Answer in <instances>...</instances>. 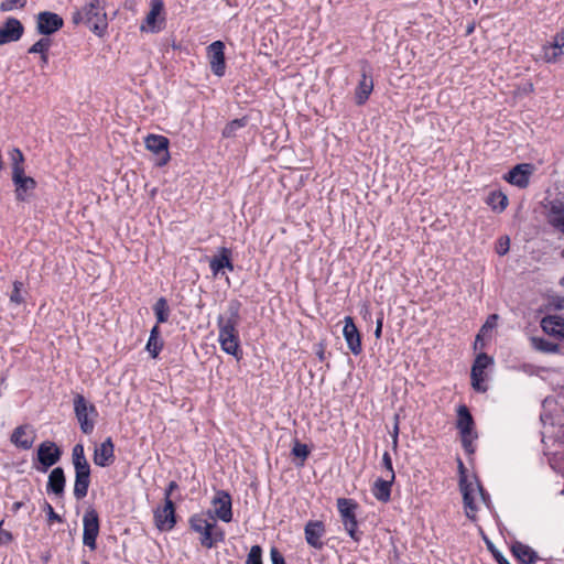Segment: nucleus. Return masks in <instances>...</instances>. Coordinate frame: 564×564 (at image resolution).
Returning a JSON list of instances; mask_svg holds the SVG:
<instances>
[{
    "label": "nucleus",
    "instance_id": "64",
    "mask_svg": "<svg viewBox=\"0 0 564 564\" xmlns=\"http://www.w3.org/2000/svg\"><path fill=\"white\" fill-rule=\"evenodd\" d=\"M563 257H564V249H563Z\"/></svg>",
    "mask_w": 564,
    "mask_h": 564
},
{
    "label": "nucleus",
    "instance_id": "37",
    "mask_svg": "<svg viewBox=\"0 0 564 564\" xmlns=\"http://www.w3.org/2000/svg\"><path fill=\"white\" fill-rule=\"evenodd\" d=\"M153 311L159 324L167 322L170 315V307L167 305V301L164 297H160L155 302Z\"/></svg>",
    "mask_w": 564,
    "mask_h": 564
},
{
    "label": "nucleus",
    "instance_id": "17",
    "mask_svg": "<svg viewBox=\"0 0 564 564\" xmlns=\"http://www.w3.org/2000/svg\"><path fill=\"white\" fill-rule=\"evenodd\" d=\"M36 438L33 426L29 424L15 427L11 434L10 441L13 445L22 449H30Z\"/></svg>",
    "mask_w": 564,
    "mask_h": 564
},
{
    "label": "nucleus",
    "instance_id": "40",
    "mask_svg": "<svg viewBox=\"0 0 564 564\" xmlns=\"http://www.w3.org/2000/svg\"><path fill=\"white\" fill-rule=\"evenodd\" d=\"M145 348L152 358H156L163 348V341L160 338H149Z\"/></svg>",
    "mask_w": 564,
    "mask_h": 564
},
{
    "label": "nucleus",
    "instance_id": "1",
    "mask_svg": "<svg viewBox=\"0 0 564 564\" xmlns=\"http://www.w3.org/2000/svg\"><path fill=\"white\" fill-rule=\"evenodd\" d=\"M240 307L241 303L238 300H232L228 304L227 315H219L217 318L220 348L237 360L242 358L239 332L237 329L240 321Z\"/></svg>",
    "mask_w": 564,
    "mask_h": 564
},
{
    "label": "nucleus",
    "instance_id": "57",
    "mask_svg": "<svg viewBox=\"0 0 564 564\" xmlns=\"http://www.w3.org/2000/svg\"><path fill=\"white\" fill-rule=\"evenodd\" d=\"M23 506H24V503L22 501L14 502L12 505V512L17 513Z\"/></svg>",
    "mask_w": 564,
    "mask_h": 564
},
{
    "label": "nucleus",
    "instance_id": "41",
    "mask_svg": "<svg viewBox=\"0 0 564 564\" xmlns=\"http://www.w3.org/2000/svg\"><path fill=\"white\" fill-rule=\"evenodd\" d=\"M246 564H262V549L260 545L251 546Z\"/></svg>",
    "mask_w": 564,
    "mask_h": 564
},
{
    "label": "nucleus",
    "instance_id": "4",
    "mask_svg": "<svg viewBox=\"0 0 564 564\" xmlns=\"http://www.w3.org/2000/svg\"><path fill=\"white\" fill-rule=\"evenodd\" d=\"M358 505L352 499L338 498L337 509L346 532L355 541L359 542L361 532L358 531V522L356 519V510Z\"/></svg>",
    "mask_w": 564,
    "mask_h": 564
},
{
    "label": "nucleus",
    "instance_id": "21",
    "mask_svg": "<svg viewBox=\"0 0 564 564\" xmlns=\"http://www.w3.org/2000/svg\"><path fill=\"white\" fill-rule=\"evenodd\" d=\"M23 32L24 28L18 19L8 18L4 24L0 28V45L19 41L23 35Z\"/></svg>",
    "mask_w": 564,
    "mask_h": 564
},
{
    "label": "nucleus",
    "instance_id": "59",
    "mask_svg": "<svg viewBox=\"0 0 564 564\" xmlns=\"http://www.w3.org/2000/svg\"><path fill=\"white\" fill-rule=\"evenodd\" d=\"M11 540H12V534H11L10 532H8V531H4V532L2 533V541H3V542H9V541H11Z\"/></svg>",
    "mask_w": 564,
    "mask_h": 564
},
{
    "label": "nucleus",
    "instance_id": "15",
    "mask_svg": "<svg viewBox=\"0 0 564 564\" xmlns=\"http://www.w3.org/2000/svg\"><path fill=\"white\" fill-rule=\"evenodd\" d=\"M64 25L63 19L48 11L40 12L36 17V29L40 34L51 35Z\"/></svg>",
    "mask_w": 564,
    "mask_h": 564
},
{
    "label": "nucleus",
    "instance_id": "19",
    "mask_svg": "<svg viewBox=\"0 0 564 564\" xmlns=\"http://www.w3.org/2000/svg\"><path fill=\"white\" fill-rule=\"evenodd\" d=\"M145 148L155 153V154H163V158L161 159L159 165H164L170 160V153H169V144L170 141L166 137L160 135V134H149L145 140Z\"/></svg>",
    "mask_w": 564,
    "mask_h": 564
},
{
    "label": "nucleus",
    "instance_id": "10",
    "mask_svg": "<svg viewBox=\"0 0 564 564\" xmlns=\"http://www.w3.org/2000/svg\"><path fill=\"white\" fill-rule=\"evenodd\" d=\"M533 171L534 167L530 163L517 164L503 175V180L519 188H527L530 184V177Z\"/></svg>",
    "mask_w": 564,
    "mask_h": 564
},
{
    "label": "nucleus",
    "instance_id": "58",
    "mask_svg": "<svg viewBox=\"0 0 564 564\" xmlns=\"http://www.w3.org/2000/svg\"><path fill=\"white\" fill-rule=\"evenodd\" d=\"M497 319V315H491L488 321L486 322V324L484 325L482 328H486V327H492V322L491 321H496Z\"/></svg>",
    "mask_w": 564,
    "mask_h": 564
},
{
    "label": "nucleus",
    "instance_id": "22",
    "mask_svg": "<svg viewBox=\"0 0 564 564\" xmlns=\"http://www.w3.org/2000/svg\"><path fill=\"white\" fill-rule=\"evenodd\" d=\"M209 268L214 276L223 273L224 269L234 271V263L231 260V250L227 247H221L218 250V254L214 256L209 261Z\"/></svg>",
    "mask_w": 564,
    "mask_h": 564
},
{
    "label": "nucleus",
    "instance_id": "31",
    "mask_svg": "<svg viewBox=\"0 0 564 564\" xmlns=\"http://www.w3.org/2000/svg\"><path fill=\"white\" fill-rule=\"evenodd\" d=\"M564 56V50H560L554 46L552 43H545L541 47L540 58L550 64L557 63Z\"/></svg>",
    "mask_w": 564,
    "mask_h": 564
},
{
    "label": "nucleus",
    "instance_id": "35",
    "mask_svg": "<svg viewBox=\"0 0 564 564\" xmlns=\"http://www.w3.org/2000/svg\"><path fill=\"white\" fill-rule=\"evenodd\" d=\"M532 347L541 352L552 354L558 350V345L542 337H531Z\"/></svg>",
    "mask_w": 564,
    "mask_h": 564
},
{
    "label": "nucleus",
    "instance_id": "51",
    "mask_svg": "<svg viewBox=\"0 0 564 564\" xmlns=\"http://www.w3.org/2000/svg\"><path fill=\"white\" fill-rule=\"evenodd\" d=\"M178 486L176 484V481H171L167 486V488L165 489V499H164V502L167 501V499H171V495L172 492L177 489Z\"/></svg>",
    "mask_w": 564,
    "mask_h": 564
},
{
    "label": "nucleus",
    "instance_id": "48",
    "mask_svg": "<svg viewBox=\"0 0 564 564\" xmlns=\"http://www.w3.org/2000/svg\"><path fill=\"white\" fill-rule=\"evenodd\" d=\"M292 453H293L294 456L301 457L303 459H305L308 456L307 446L304 445V444H296L293 447Z\"/></svg>",
    "mask_w": 564,
    "mask_h": 564
},
{
    "label": "nucleus",
    "instance_id": "62",
    "mask_svg": "<svg viewBox=\"0 0 564 564\" xmlns=\"http://www.w3.org/2000/svg\"><path fill=\"white\" fill-rule=\"evenodd\" d=\"M458 467H459V471H460V478L463 476H466L465 475V466H464V464H463V462L460 459H458Z\"/></svg>",
    "mask_w": 564,
    "mask_h": 564
},
{
    "label": "nucleus",
    "instance_id": "20",
    "mask_svg": "<svg viewBox=\"0 0 564 564\" xmlns=\"http://www.w3.org/2000/svg\"><path fill=\"white\" fill-rule=\"evenodd\" d=\"M344 322L343 335L347 346L354 355H359L362 350L359 330L356 327L352 317L346 316Z\"/></svg>",
    "mask_w": 564,
    "mask_h": 564
},
{
    "label": "nucleus",
    "instance_id": "25",
    "mask_svg": "<svg viewBox=\"0 0 564 564\" xmlns=\"http://www.w3.org/2000/svg\"><path fill=\"white\" fill-rule=\"evenodd\" d=\"M541 327L544 333L558 339H564V318L557 315H549L542 318Z\"/></svg>",
    "mask_w": 564,
    "mask_h": 564
},
{
    "label": "nucleus",
    "instance_id": "14",
    "mask_svg": "<svg viewBox=\"0 0 564 564\" xmlns=\"http://www.w3.org/2000/svg\"><path fill=\"white\" fill-rule=\"evenodd\" d=\"M215 517L224 522L232 520L231 496L225 490H218L212 500Z\"/></svg>",
    "mask_w": 564,
    "mask_h": 564
},
{
    "label": "nucleus",
    "instance_id": "13",
    "mask_svg": "<svg viewBox=\"0 0 564 564\" xmlns=\"http://www.w3.org/2000/svg\"><path fill=\"white\" fill-rule=\"evenodd\" d=\"M154 522L159 530L170 531L176 523L175 507L172 499H167L163 507L154 510Z\"/></svg>",
    "mask_w": 564,
    "mask_h": 564
},
{
    "label": "nucleus",
    "instance_id": "24",
    "mask_svg": "<svg viewBox=\"0 0 564 564\" xmlns=\"http://www.w3.org/2000/svg\"><path fill=\"white\" fill-rule=\"evenodd\" d=\"M163 2L161 0H151L150 11L148 12L144 23L141 25V31L158 32L161 26L158 25V19L163 12Z\"/></svg>",
    "mask_w": 564,
    "mask_h": 564
},
{
    "label": "nucleus",
    "instance_id": "3",
    "mask_svg": "<svg viewBox=\"0 0 564 564\" xmlns=\"http://www.w3.org/2000/svg\"><path fill=\"white\" fill-rule=\"evenodd\" d=\"M74 412L79 423L80 430L84 434L89 435L95 429V421L98 416V411L93 403H89L83 394H75Z\"/></svg>",
    "mask_w": 564,
    "mask_h": 564
},
{
    "label": "nucleus",
    "instance_id": "60",
    "mask_svg": "<svg viewBox=\"0 0 564 564\" xmlns=\"http://www.w3.org/2000/svg\"><path fill=\"white\" fill-rule=\"evenodd\" d=\"M41 62H42V66H45L48 64V53L41 54Z\"/></svg>",
    "mask_w": 564,
    "mask_h": 564
},
{
    "label": "nucleus",
    "instance_id": "2",
    "mask_svg": "<svg viewBox=\"0 0 564 564\" xmlns=\"http://www.w3.org/2000/svg\"><path fill=\"white\" fill-rule=\"evenodd\" d=\"M188 523L191 530L199 534V543L206 549L215 547L225 539V532L217 525L212 511L191 516Z\"/></svg>",
    "mask_w": 564,
    "mask_h": 564
},
{
    "label": "nucleus",
    "instance_id": "29",
    "mask_svg": "<svg viewBox=\"0 0 564 564\" xmlns=\"http://www.w3.org/2000/svg\"><path fill=\"white\" fill-rule=\"evenodd\" d=\"M512 553L523 564H533L538 560L536 553L530 546L520 542L512 545Z\"/></svg>",
    "mask_w": 564,
    "mask_h": 564
},
{
    "label": "nucleus",
    "instance_id": "5",
    "mask_svg": "<svg viewBox=\"0 0 564 564\" xmlns=\"http://www.w3.org/2000/svg\"><path fill=\"white\" fill-rule=\"evenodd\" d=\"M459 488L463 494V501L465 507V513L469 519H475L477 512L476 506V497L480 495L481 499L485 501L486 496L482 487L478 484L477 480L471 481L468 480L466 476L459 478Z\"/></svg>",
    "mask_w": 564,
    "mask_h": 564
},
{
    "label": "nucleus",
    "instance_id": "30",
    "mask_svg": "<svg viewBox=\"0 0 564 564\" xmlns=\"http://www.w3.org/2000/svg\"><path fill=\"white\" fill-rule=\"evenodd\" d=\"M486 204L496 213H502L509 204L508 197L501 191H492L486 198Z\"/></svg>",
    "mask_w": 564,
    "mask_h": 564
},
{
    "label": "nucleus",
    "instance_id": "61",
    "mask_svg": "<svg viewBox=\"0 0 564 564\" xmlns=\"http://www.w3.org/2000/svg\"><path fill=\"white\" fill-rule=\"evenodd\" d=\"M317 357L321 361H323L325 359V351H324V348L321 347L318 350H317Z\"/></svg>",
    "mask_w": 564,
    "mask_h": 564
},
{
    "label": "nucleus",
    "instance_id": "39",
    "mask_svg": "<svg viewBox=\"0 0 564 564\" xmlns=\"http://www.w3.org/2000/svg\"><path fill=\"white\" fill-rule=\"evenodd\" d=\"M51 40L48 37H41L39 41H36L30 48V54H43L48 53V50L51 47Z\"/></svg>",
    "mask_w": 564,
    "mask_h": 564
},
{
    "label": "nucleus",
    "instance_id": "11",
    "mask_svg": "<svg viewBox=\"0 0 564 564\" xmlns=\"http://www.w3.org/2000/svg\"><path fill=\"white\" fill-rule=\"evenodd\" d=\"M207 56L214 75L223 77L226 72L225 44L221 41L213 42L207 47Z\"/></svg>",
    "mask_w": 564,
    "mask_h": 564
},
{
    "label": "nucleus",
    "instance_id": "36",
    "mask_svg": "<svg viewBox=\"0 0 564 564\" xmlns=\"http://www.w3.org/2000/svg\"><path fill=\"white\" fill-rule=\"evenodd\" d=\"M248 117L238 118L235 120H231L228 122L224 130H223V137L224 138H234L236 137V132L242 128H245L248 124Z\"/></svg>",
    "mask_w": 564,
    "mask_h": 564
},
{
    "label": "nucleus",
    "instance_id": "32",
    "mask_svg": "<svg viewBox=\"0 0 564 564\" xmlns=\"http://www.w3.org/2000/svg\"><path fill=\"white\" fill-rule=\"evenodd\" d=\"M549 223L554 228L564 234V205L561 203L552 204L549 212Z\"/></svg>",
    "mask_w": 564,
    "mask_h": 564
},
{
    "label": "nucleus",
    "instance_id": "18",
    "mask_svg": "<svg viewBox=\"0 0 564 564\" xmlns=\"http://www.w3.org/2000/svg\"><path fill=\"white\" fill-rule=\"evenodd\" d=\"M325 525L322 521H308L304 528L305 540L307 544L316 550L324 547L323 536L325 534Z\"/></svg>",
    "mask_w": 564,
    "mask_h": 564
},
{
    "label": "nucleus",
    "instance_id": "16",
    "mask_svg": "<svg viewBox=\"0 0 564 564\" xmlns=\"http://www.w3.org/2000/svg\"><path fill=\"white\" fill-rule=\"evenodd\" d=\"M12 181L15 186V196L18 200H25L26 193L36 187V182L33 177L24 174V169H14L12 172Z\"/></svg>",
    "mask_w": 564,
    "mask_h": 564
},
{
    "label": "nucleus",
    "instance_id": "63",
    "mask_svg": "<svg viewBox=\"0 0 564 564\" xmlns=\"http://www.w3.org/2000/svg\"><path fill=\"white\" fill-rule=\"evenodd\" d=\"M82 564H89V563H88L87 561H83V563H82Z\"/></svg>",
    "mask_w": 564,
    "mask_h": 564
},
{
    "label": "nucleus",
    "instance_id": "55",
    "mask_svg": "<svg viewBox=\"0 0 564 564\" xmlns=\"http://www.w3.org/2000/svg\"><path fill=\"white\" fill-rule=\"evenodd\" d=\"M494 555H495V558L498 562V564H510L508 562V560L503 555H501L500 553H494Z\"/></svg>",
    "mask_w": 564,
    "mask_h": 564
},
{
    "label": "nucleus",
    "instance_id": "28",
    "mask_svg": "<svg viewBox=\"0 0 564 564\" xmlns=\"http://www.w3.org/2000/svg\"><path fill=\"white\" fill-rule=\"evenodd\" d=\"M394 479L388 478L384 476L383 478H378L372 486V495L375 498L381 502H388L391 497V487Z\"/></svg>",
    "mask_w": 564,
    "mask_h": 564
},
{
    "label": "nucleus",
    "instance_id": "33",
    "mask_svg": "<svg viewBox=\"0 0 564 564\" xmlns=\"http://www.w3.org/2000/svg\"><path fill=\"white\" fill-rule=\"evenodd\" d=\"M474 419L466 405H460L457 410V429L459 432L473 430Z\"/></svg>",
    "mask_w": 564,
    "mask_h": 564
},
{
    "label": "nucleus",
    "instance_id": "44",
    "mask_svg": "<svg viewBox=\"0 0 564 564\" xmlns=\"http://www.w3.org/2000/svg\"><path fill=\"white\" fill-rule=\"evenodd\" d=\"M10 159L12 161V172L14 169H24L23 162H24V155L22 151L18 148L12 149L10 152Z\"/></svg>",
    "mask_w": 564,
    "mask_h": 564
},
{
    "label": "nucleus",
    "instance_id": "12",
    "mask_svg": "<svg viewBox=\"0 0 564 564\" xmlns=\"http://www.w3.org/2000/svg\"><path fill=\"white\" fill-rule=\"evenodd\" d=\"M373 90V78L371 74V68L368 63H364L361 66V78L355 89V99L356 104L361 106L365 105L369 99Z\"/></svg>",
    "mask_w": 564,
    "mask_h": 564
},
{
    "label": "nucleus",
    "instance_id": "23",
    "mask_svg": "<svg viewBox=\"0 0 564 564\" xmlns=\"http://www.w3.org/2000/svg\"><path fill=\"white\" fill-rule=\"evenodd\" d=\"M115 462V445L110 437L104 441L94 452V463L99 467L110 466Z\"/></svg>",
    "mask_w": 564,
    "mask_h": 564
},
{
    "label": "nucleus",
    "instance_id": "38",
    "mask_svg": "<svg viewBox=\"0 0 564 564\" xmlns=\"http://www.w3.org/2000/svg\"><path fill=\"white\" fill-rule=\"evenodd\" d=\"M23 291V282L21 281H14L13 282V290L10 294V302L15 305H21L25 302V299L22 294Z\"/></svg>",
    "mask_w": 564,
    "mask_h": 564
},
{
    "label": "nucleus",
    "instance_id": "42",
    "mask_svg": "<svg viewBox=\"0 0 564 564\" xmlns=\"http://www.w3.org/2000/svg\"><path fill=\"white\" fill-rule=\"evenodd\" d=\"M462 436V444L465 451L469 454L474 453L473 441L477 437L473 430L467 432H459Z\"/></svg>",
    "mask_w": 564,
    "mask_h": 564
},
{
    "label": "nucleus",
    "instance_id": "52",
    "mask_svg": "<svg viewBox=\"0 0 564 564\" xmlns=\"http://www.w3.org/2000/svg\"><path fill=\"white\" fill-rule=\"evenodd\" d=\"M382 325H383V317L381 316V317H379L377 319V323H376V330H375L376 338H380L381 337Z\"/></svg>",
    "mask_w": 564,
    "mask_h": 564
},
{
    "label": "nucleus",
    "instance_id": "54",
    "mask_svg": "<svg viewBox=\"0 0 564 564\" xmlns=\"http://www.w3.org/2000/svg\"><path fill=\"white\" fill-rule=\"evenodd\" d=\"M509 249V239L506 238V242L505 245L502 242H500V249L498 250V253L499 254H505Z\"/></svg>",
    "mask_w": 564,
    "mask_h": 564
},
{
    "label": "nucleus",
    "instance_id": "47",
    "mask_svg": "<svg viewBox=\"0 0 564 564\" xmlns=\"http://www.w3.org/2000/svg\"><path fill=\"white\" fill-rule=\"evenodd\" d=\"M270 557L272 564H285L284 556L276 547H271Z\"/></svg>",
    "mask_w": 564,
    "mask_h": 564
},
{
    "label": "nucleus",
    "instance_id": "27",
    "mask_svg": "<svg viewBox=\"0 0 564 564\" xmlns=\"http://www.w3.org/2000/svg\"><path fill=\"white\" fill-rule=\"evenodd\" d=\"M66 477L62 467H55L48 475L46 490L48 494H54L57 497L64 495Z\"/></svg>",
    "mask_w": 564,
    "mask_h": 564
},
{
    "label": "nucleus",
    "instance_id": "6",
    "mask_svg": "<svg viewBox=\"0 0 564 564\" xmlns=\"http://www.w3.org/2000/svg\"><path fill=\"white\" fill-rule=\"evenodd\" d=\"M83 11L85 23L89 25L93 32L101 35L107 29V15L100 0H90L83 7Z\"/></svg>",
    "mask_w": 564,
    "mask_h": 564
},
{
    "label": "nucleus",
    "instance_id": "50",
    "mask_svg": "<svg viewBox=\"0 0 564 564\" xmlns=\"http://www.w3.org/2000/svg\"><path fill=\"white\" fill-rule=\"evenodd\" d=\"M72 21L74 24L85 23V15L83 9L77 10L73 13Z\"/></svg>",
    "mask_w": 564,
    "mask_h": 564
},
{
    "label": "nucleus",
    "instance_id": "49",
    "mask_svg": "<svg viewBox=\"0 0 564 564\" xmlns=\"http://www.w3.org/2000/svg\"><path fill=\"white\" fill-rule=\"evenodd\" d=\"M551 43L560 50L564 48V28L553 36Z\"/></svg>",
    "mask_w": 564,
    "mask_h": 564
},
{
    "label": "nucleus",
    "instance_id": "56",
    "mask_svg": "<svg viewBox=\"0 0 564 564\" xmlns=\"http://www.w3.org/2000/svg\"><path fill=\"white\" fill-rule=\"evenodd\" d=\"M149 338H160V329H159V326L155 325L152 329H151V333H150V337Z\"/></svg>",
    "mask_w": 564,
    "mask_h": 564
},
{
    "label": "nucleus",
    "instance_id": "7",
    "mask_svg": "<svg viewBox=\"0 0 564 564\" xmlns=\"http://www.w3.org/2000/svg\"><path fill=\"white\" fill-rule=\"evenodd\" d=\"M62 449L52 441L42 442L36 452V458L41 466H37L39 471L45 473L47 469L61 460Z\"/></svg>",
    "mask_w": 564,
    "mask_h": 564
},
{
    "label": "nucleus",
    "instance_id": "45",
    "mask_svg": "<svg viewBox=\"0 0 564 564\" xmlns=\"http://www.w3.org/2000/svg\"><path fill=\"white\" fill-rule=\"evenodd\" d=\"M382 465H383V475L388 478L395 479V474L392 466V458L388 452H384L382 455Z\"/></svg>",
    "mask_w": 564,
    "mask_h": 564
},
{
    "label": "nucleus",
    "instance_id": "9",
    "mask_svg": "<svg viewBox=\"0 0 564 564\" xmlns=\"http://www.w3.org/2000/svg\"><path fill=\"white\" fill-rule=\"evenodd\" d=\"M492 364V358L487 354H479L471 367L470 378L471 386L478 392H485L487 386L485 384L486 369Z\"/></svg>",
    "mask_w": 564,
    "mask_h": 564
},
{
    "label": "nucleus",
    "instance_id": "53",
    "mask_svg": "<svg viewBox=\"0 0 564 564\" xmlns=\"http://www.w3.org/2000/svg\"><path fill=\"white\" fill-rule=\"evenodd\" d=\"M398 434H399V425L397 422L394 425V431H393V435H392V444H393L394 448L398 446Z\"/></svg>",
    "mask_w": 564,
    "mask_h": 564
},
{
    "label": "nucleus",
    "instance_id": "43",
    "mask_svg": "<svg viewBox=\"0 0 564 564\" xmlns=\"http://www.w3.org/2000/svg\"><path fill=\"white\" fill-rule=\"evenodd\" d=\"M26 4V0H3L1 3H0V11L2 12H8V11H12L17 8H24Z\"/></svg>",
    "mask_w": 564,
    "mask_h": 564
},
{
    "label": "nucleus",
    "instance_id": "46",
    "mask_svg": "<svg viewBox=\"0 0 564 564\" xmlns=\"http://www.w3.org/2000/svg\"><path fill=\"white\" fill-rule=\"evenodd\" d=\"M44 511L46 512L47 514V519H48V522H62V517L56 513L53 509V507L51 506V503H48L47 501H45L44 503Z\"/></svg>",
    "mask_w": 564,
    "mask_h": 564
},
{
    "label": "nucleus",
    "instance_id": "34",
    "mask_svg": "<svg viewBox=\"0 0 564 564\" xmlns=\"http://www.w3.org/2000/svg\"><path fill=\"white\" fill-rule=\"evenodd\" d=\"M72 463L74 469L90 468L89 463L85 456V449L83 444H76L72 451Z\"/></svg>",
    "mask_w": 564,
    "mask_h": 564
},
{
    "label": "nucleus",
    "instance_id": "26",
    "mask_svg": "<svg viewBox=\"0 0 564 564\" xmlns=\"http://www.w3.org/2000/svg\"><path fill=\"white\" fill-rule=\"evenodd\" d=\"M90 485V468L76 469L73 494L77 500L84 499Z\"/></svg>",
    "mask_w": 564,
    "mask_h": 564
},
{
    "label": "nucleus",
    "instance_id": "8",
    "mask_svg": "<svg viewBox=\"0 0 564 564\" xmlns=\"http://www.w3.org/2000/svg\"><path fill=\"white\" fill-rule=\"evenodd\" d=\"M83 543L85 546L95 551L97 547V536L99 534V517L96 510H87L83 517Z\"/></svg>",
    "mask_w": 564,
    "mask_h": 564
}]
</instances>
